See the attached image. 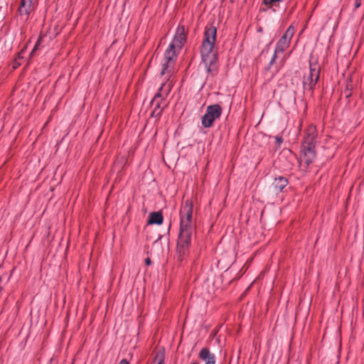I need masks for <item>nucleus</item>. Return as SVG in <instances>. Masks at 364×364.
<instances>
[{"mask_svg":"<svg viewBox=\"0 0 364 364\" xmlns=\"http://www.w3.org/2000/svg\"><path fill=\"white\" fill-rule=\"evenodd\" d=\"M193 204L192 200L187 199L180 209V228L177 242V250L181 255H184L188 249L194 227L193 222Z\"/></svg>","mask_w":364,"mask_h":364,"instance_id":"nucleus-1","label":"nucleus"},{"mask_svg":"<svg viewBox=\"0 0 364 364\" xmlns=\"http://www.w3.org/2000/svg\"><path fill=\"white\" fill-rule=\"evenodd\" d=\"M217 29L215 26L205 28L201 45L200 55L207 72L215 71L217 68V49L215 48Z\"/></svg>","mask_w":364,"mask_h":364,"instance_id":"nucleus-2","label":"nucleus"},{"mask_svg":"<svg viewBox=\"0 0 364 364\" xmlns=\"http://www.w3.org/2000/svg\"><path fill=\"white\" fill-rule=\"evenodd\" d=\"M175 63L164 61L161 75L167 79L168 82L161 84L158 92L152 100V105L154 107L152 115H159L162 109L165 107V97L168 95L172 87V82L169 81L170 77L174 70Z\"/></svg>","mask_w":364,"mask_h":364,"instance_id":"nucleus-3","label":"nucleus"},{"mask_svg":"<svg viewBox=\"0 0 364 364\" xmlns=\"http://www.w3.org/2000/svg\"><path fill=\"white\" fill-rule=\"evenodd\" d=\"M317 134L315 127L310 126L305 134L304 139L301 145L299 167L301 170L306 171L316 159V144Z\"/></svg>","mask_w":364,"mask_h":364,"instance_id":"nucleus-4","label":"nucleus"},{"mask_svg":"<svg viewBox=\"0 0 364 364\" xmlns=\"http://www.w3.org/2000/svg\"><path fill=\"white\" fill-rule=\"evenodd\" d=\"M321 67L316 60H309V72L304 75L303 85L305 90H312L320 76Z\"/></svg>","mask_w":364,"mask_h":364,"instance_id":"nucleus-5","label":"nucleus"},{"mask_svg":"<svg viewBox=\"0 0 364 364\" xmlns=\"http://www.w3.org/2000/svg\"><path fill=\"white\" fill-rule=\"evenodd\" d=\"M294 33V28L292 26H290L287 29L284 34L277 43L276 48L274 49V53L269 62V65H272L274 63L278 53H282L289 46Z\"/></svg>","mask_w":364,"mask_h":364,"instance_id":"nucleus-6","label":"nucleus"},{"mask_svg":"<svg viewBox=\"0 0 364 364\" xmlns=\"http://www.w3.org/2000/svg\"><path fill=\"white\" fill-rule=\"evenodd\" d=\"M222 114V108L218 105H211L207 107L206 112L201 119L202 126L205 128H209L213 126L214 122L220 117Z\"/></svg>","mask_w":364,"mask_h":364,"instance_id":"nucleus-7","label":"nucleus"},{"mask_svg":"<svg viewBox=\"0 0 364 364\" xmlns=\"http://www.w3.org/2000/svg\"><path fill=\"white\" fill-rule=\"evenodd\" d=\"M37 4L38 0H21L18 12L22 21H28L30 14L36 9Z\"/></svg>","mask_w":364,"mask_h":364,"instance_id":"nucleus-8","label":"nucleus"},{"mask_svg":"<svg viewBox=\"0 0 364 364\" xmlns=\"http://www.w3.org/2000/svg\"><path fill=\"white\" fill-rule=\"evenodd\" d=\"M185 41L186 35L184 28L183 26H179L177 28L176 34L170 43L171 47L177 48L178 50H180L182 48Z\"/></svg>","mask_w":364,"mask_h":364,"instance_id":"nucleus-9","label":"nucleus"},{"mask_svg":"<svg viewBox=\"0 0 364 364\" xmlns=\"http://www.w3.org/2000/svg\"><path fill=\"white\" fill-rule=\"evenodd\" d=\"M198 356L200 360L205 362V364H215V355L211 353L208 348H201Z\"/></svg>","mask_w":364,"mask_h":364,"instance_id":"nucleus-10","label":"nucleus"},{"mask_svg":"<svg viewBox=\"0 0 364 364\" xmlns=\"http://www.w3.org/2000/svg\"><path fill=\"white\" fill-rule=\"evenodd\" d=\"M287 180L282 176L275 178L272 183V188L275 193L281 192L287 185Z\"/></svg>","mask_w":364,"mask_h":364,"instance_id":"nucleus-11","label":"nucleus"},{"mask_svg":"<svg viewBox=\"0 0 364 364\" xmlns=\"http://www.w3.org/2000/svg\"><path fill=\"white\" fill-rule=\"evenodd\" d=\"M176 50H178L177 48H171L169 44L168 48L165 51L164 61L175 63L176 58Z\"/></svg>","mask_w":364,"mask_h":364,"instance_id":"nucleus-12","label":"nucleus"},{"mask_svg":"<svg viewBox=\"0 0 364 364\" xmlns=\"http://www.w3.org/2000/svg\"><path fill=\"white\" fill-rule=\"evenodd\" d=\"M163 215L160 212H152L149 215L148 223L150 225H161L163 223Z\"/></svg>","mask_w":364,"mask_h":364,"instance_id":"nucleus-13","label":"nucleus"},{"mask_svg":"<svg viewBox=\"0 0 364 364\" xmlns=\"http://www.w3.org/2000/svg\"><path fill=\"white\" fill-rule=\"evenodd\" d=\"M41 37H39V38H38V41H36V43L35 46H34V47H33V50H32L31 51V53H30V56H31V57H32V56L34 55V53H35L36 50H38V46H40V44H41Z\"/></svg>","mask_w":364,"mask_h":364,"instance_id":"nucleus-14","label":"nucleus"},{"mask_svg":"<svg viewBox=\"0 0 364 364\" xmlns=\"http://www.w3.org/2000/svg\"><path fill=\"white\" fill-rule=\"evenodd\" d=\"M25 50H26V48H23V49H22V50L18 53V55H17V58L15 60L16 63L17 65H20V63H18V60L19 59L23 58V53H24Z\"/></svg>","mask_w":364,"mask_h":364,"instance_id":"nucleus-15","label":"nucleus"},{"mask_svg":"<svg viewBox=\"0 0 364 364\" xmlns=\"http://www.w3.org/2000/svg\"><path fill=\"white\" fill-rule=\"evenodd\" d=\"M281 1L282 0H264L263 1L265 5H269L275 2H279Z\"/></svg>","mask_w":364,"mask_h":364,"instance_id":"nucleus-16","label":"nucleus"},{"mask_svg":"<svg viewBox=\"0 0 364 364\" xmlns=\"http://www.w3.org/2000/svg\"><path fill=\"white\" fill-rule=\"evenodd\" d=\"M275 140H276V142L277 143V144L279 146L281 145V144L283 142V139L282 136H275Z\"/></svg>","mask_w":364,"mask_h":364,"instance_id":"nucleus-17","label":"nucleus"},{"mask_svg":"<svg viewBox=\"0 0 364 364\" xmlns=\"http://www.w3.org/2000/svg\"><path fill=\"white\" fill-rule=\"evenodd\" d=\"M360 5H361V0H355V8L358 9L360 6Z\"/></svg>","mask_w":364,"mask_h":364,"instance_id":"nucleus-18","label":"nucleus"},{"mask_svg":"<svg viewBox=\"0 0 364 364\" xmlns=\"http://www.w3.org/2000/svg\"><path fill=\"white\" fill-rule=\"evenodd\" d=\"M119 364H129V362L127 359H122L119 361Z\"/></svg>","mask_w":364,"mask_h":364,"instance_id":"nucleus-19","label":"nucleus"},{"mask_svg":"<svg viewBox=\"0 0 364 364\" xmlns=\"http://www.w3.org/2000/svg\"><path fill=\"white\" fill-rule=\"evenodd\" d=\"M145 263L146 264L149 265L151 264V259L149 258H146L145 259Z\"/></svg>","mask_w":364,"mask_h":364,"instance_id":"nucleus-20","label":"nucleus"},{"mask_svg":"<svg viewBox=\"0 0 364 364\" xmlns=\"http://www.w3.org/2000/svg\"><path fill=\"white\" fill-rule=\"evenodd\" d=\"M157 364H164V360L162 359H159L157 362Z\"/></svg>","mask_w":364,"mask_h":364,"instance_id":"nucleus-21","label":"nucleus"},{"mask_svg":"<svg viewBox=\"0 0 364 364\" xmlns=\"http://www.w3.org/2000/svg\"><path fill=\"white\" fill-rule=\"evenodd\" d=\"M191 364H198V363H192Z\"/></svg>","mask_w":364,"mask_h":364,"instance_id":"nucleus-22","label":"nucleus"}]
</instances>
